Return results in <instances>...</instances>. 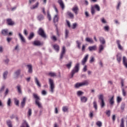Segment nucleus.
<instances>
[{
	"mask_svg": "<svg viewBox=\"0 0 127 127\" xmlns=\"http://www.w3.org/2000/svg\"><path fill=\"white\" fill-rule=\"evenodd\" d=\"M33 96L34 99H35L36 105H37V106H38V108H42V105H41V103L39 102V101H40V98H39V96H38V95L35 93H34L33 94Z\"/></svg>",
	"mask_w": 127,
	"mask_h": 127,
	"instance_id": "obj_1",
	"label": "nucleus"
},
{
	"mask_svg": "<svg viewBox=\"0 0 127 127\" xmlns=\"http://www.w3.org/2000/svg\"><path fill=\"white\" fill-rule=\"evenodd\" d=\"M49 83L50 84V92L54 93V89H55V85L54 84V81L51 78L49 79Z\"/></svg>",
	"mask_w": 127,
	"mask_h": 127,
	"instance_id": "obj_2",
	"label": "nucleus"
},
{
	"mask_svg": "<svg viewBox=\"0 0 127 127\" xmlns=\"http://www.w3.org/2000/svg\"><path fill=\"white\" fill-rule=\"evenodd\" d=\"M80 64H76L75 65L74 69H73L71 72V78H73L74 77V74L75 73H78L79 72V67Z\"/></svg>",
	"mask_w": 127,
	"mask_h": 127,
	"instance_id": "obj_3",
	"label": "nucleus"
},
{
	"mask_svg": "<svg viewBox=\"0 0 127 127\" xmlns=\"http://www.w3.org/2000/svg\"><path fill=\"white\" fill-rule=\"evenodd\" d=\"M95 9H96L97 11H100L101 10V7L98 4H95L93 6H92L91 8V12L92 15L95 14Z\"/></svg>",
	"mask_w": 127,
	"mask_h": 127,
	"instance_id": "obj_4",
	"label": "nucleus"
},
{
	"mask_svg": "<svg viewBox=\"0 0 127 127\" xmlns=\"http://www.w3.org/2000/svg\"><path fill=\"white\" fill-rule=\"evenodd\" d=\"M88 85H89V81L85 80L84 81L81 83H77L75 84V87L79 88V87H82L83 86H88Z\"/></svg>",
	"mask_w": 127,
	"mask_h": 127,
	"instance_id": "obj_5",
	"label": "nucleus"
},
{
	"mask_svg": "<svg viewBox=\"0 0 127 127\" xmlns=\"http://www.w3.org/2000/svg\"><path fill=\"white\" fill-rule=\"evenodd\" d=\"M37 32L38 34L41 36V37H43V38H46V34H45V32L44 31V30L42 29V28H40Z\"/></svg>",
	"mask_w": 127,
	"mask_h": 127,
	"instance_id": "obj_6",
	"label": "nucleus"
},
{
	"mask_svg": "<svg viewBox=\"0 0 127 127\" xmlns=\"http://www.w3.org/2000/svg\"><path fill=\"white\" fill-rule=\"evenodd\" d=\"M98 99L99 101H101L100 102L101 107L102 108H104L106 106V104L105 103V101H104V95L100 94L98 96Z\"/></svg>",
	"mask_w": 127,
	"mask_h": 127,
	"instance_id": "obj_7",
	"label": "nucleus"
},
{
	"mask_svg": "<svg viewBox=\"0 0 127 127\" xmlns=\"http://www.w3.org/2000/svg\"><path fill=\"white\" fill-rule=\"evenodd\" d=\"M65 53H66V48L65 47V46H63L62 49L60 59H63V57H64Z\"/></svg>",
	"mask_w": 127,
	"mask_h": 127,
	"instance_id": "obj_8",
	"label": "nucleus"
},
{
	"mask_svg": "<svg viewBox=\"0 0 127 127\" xmlns=\"http://www.w3.org/2000/svg\"><path fill=\"white\" fill-rule=\"evenodd\" d=\"M6 23L7 25H9L10 26H12L14 25V22L12 21V19L10 18H8L6 20Z\"/></svg>",
	"mask_w": 127,
	"mask_h": 127,
	"instance_id": "obj_9",
	"label": "nucleus"
},
{
	"mask_svg": "<svg viewBox=\"0 0 127 127\" xmlns=\"http://www.w3.org/2000/svg\"><path fill=\"white\" fill-rule=\"evenodd\" d=\"M72 11L74 12L75 14L77 15L78 14V11H79V7H78V6L75 5L72 8Z\"/></svg>",
	"mask_w": 127,
	"mask_h": 127,
	"instance_id": "obj_10",
	"label": "nucleus"
},
{
	"mask_svg": "<svg viewBox=\"0 0 127 127\" xmlns=\"http://www.w3.org/2000/svg\"><path fill=\"white\" fill-rule=\"evenodd\" d=\"M89 58V55H86L84 58L82 60L81 63L82 65H84V64H86V62L88 61V59Z\"/></svg>",
	"mask_w": 127,
	"mask_h": 127,
	"instance_id": "obj_11",
	"label": "nucleus"
},
{
	"mask_svg": "<svg viewBox=\"0 0 127 127\" xmlns=\"http://www.w3.org/2000/svg\"><path fill=\"white\" fill-rule=\"evenodd\" d=\"M1 34L4 36H7L8 35V29H4L1 30Z\"/></svg>",
	"mask_w": 127,
	"mask_h": 127,
	"instance_id": "obj_12",
	"label": "nucleus"
},
{
	"mask_svg": "<svg viewBox=\"0 0 127 127\" xmlns=\"http://www.w3.org/2000/svg\"><path fill=\"white\" fill-rule=\"evenodd\" d=\"M26 103V98L24 97L23 98L22 101L21 102V108L23 109L25 106V104Z\"/></svg>",
	"mask_w": 127,
	"mask_h": 127,
	"instance_id": "obj_13",
	"label": "nucleus"
},
{
	"mask_svg": "<svg viewBox=\"0 0 127 127\" xmlns=\"http://www.w3.org/2000/svg\"><path fill=\"white\" fill-rule=\"evenodd\" d=\"M116 43L119 49H120V50H124V47H123V46H122V45H121V41L118 40H117Z\"/></svg>",
	"mask_w": 127,
	"mask_h": 127,
	"instance_id": "obj_14",
	"label": "nucleus"
},
{
	"mask_svg": "<svg viewBox=\"0 0 127 127\" xmlns=\"http://www.w3.org/2000/svg\"><path fill=\"white\" fill-rule=\"evenodd\" d=\"M54 23H56V22H58L59 21V15L57 14L55 15L53 18Z\"/></svg>",
	"mask_w": 127,
	"mask_h": 127,
	"instance_id": "obj_15",
	"label": "nucleus"
},
{
	"mask_svg": "<svg viewBox=\"0 0 127 127\" xmlns=\"http://www.w3.org/2000/svg\"><path fill=\"white\" fill-rule=\"evenodd\" d=\"M58 3L60 4V5L61 7L62 8V9H64L65 8V5H64V3L63 2V0H58Z\"/></svg>",
	"mask_w": 127,
	"mask_h": 127,
	"instance_id": "obj_16",
	"label": "nucleus"
},
{
	"mask_svg": "<svg viewBox=\"0 0 127 127\" xmlns=\"http://www.w3.org/2000/svg\"><path fill=\"white\" fill-rule=\"evenodd\" d=\"M109 103L111 106H114V104H115V96H113L110 99H109Z\"/></svg>",
	"mask_w": 127,
	"mask_h": 127,
	"instance_id": "obj_17",
	"label": "nucleus"
},
{
	"mask_svg": "<svg viewBox=\"0 0 127 127\" xmlns=\"http://www.w3.org/2000/svg\"><path fill=\"white\" fill-rule=\"evenodd\" d=\"M20 72H21V70L20 69H18L14 72L15 78H18V76L20 75Z\"/></svg>",
	"mask_w": 127,
	"mask_h": 127,
	"instance_id": "obj_18",
	"label": "nucleus"
},
{
	"mask_svg": "<svg viewBox=\"0 0 127 127\" xmlns=\"http://www.w3.org/2000/svg\"><path fill=\"white\" fill-rule=\"evenodd\" d=\"M89 51H95L97 50V46H90L88 47Z\"/></svg>",
	"mask_w": 127,
	"mask_h": 127,
	"instance_id": "obj_19",
	"label": "nucleus"
},
{
	"mask_svg": "<svg viewBox=\"0 0 127 127\" xmlns=\"http://www.w3.org/2000/svg\"><path fill=\"white\" fill-rule=\"evenodd\" d=\"M33 44L35 45V46H40V45H42V43H41V42H40L39 41H34Z\"/></svg>",
	"mask_w": 127,
	"mask_h": 127,
	"instance_id": "obj_20",
	"label": "nucleus"
},
{
	"mask_svg": "<svg viewBox=\"0 0 127 127\" xmlns=\"http://www.w3.org/2000/svg\"><path fill=\"white\" fill-rule=\"evenodd\" d=\"M53 47L56 52H59V50H60V48L59 47V45L57 44H55L53 45Z\"/></svg>",
	"mask_w": 127,
	"mask_h": 127,
	"instance_id": "obj_21",
	"label": "nucleus"
},
{
	"mask_svg": "<svg viewBox=\"0 0 127 127\" xmlns=\"http://www.w3.org/2000/svg\"><path fill=\"white\" fill-rule=\"evenodd\" d=\"M35 82L38 87H41V84L40 82H39V80H38V78L37 77H35Z\"/></svg>",
	"mask_w": 127,
	"mask_h": 127,
	"instance_id": "obj_22",
	"label": "nucleus"
},
{
	"mask_svg": "<svg viewBox=\"0 0 127 127\" xmlns=\"http://www.w3.org/2000/svg\"><path fill=\"white\" fill-rule=\"evenodd\" d=\"M99 39L101 44H105L106 43V40H105V39L103 37H100Z\"/></svg>",
	"mask_w": 127,
	"mask_h": 127,
	"instance_id": "obj_23",
	"label": "nucleus"
},
{
	"mask_svg": "<svg viewBox=\"0 0 127 127\" xmlns=\"http://www.w3.org/2000/svg\"><path fill=\"white\" fill-rule=\"evenodd\" d=\"M18 35L21 42L25 43V39H24V37H23V36H22V35H21L20 33H19Z\"/></svg>",
	"mask_w": 127,
	"mask_h": 127,
	"instance_id": "obj_24",
	"label": "nucleus"
},
{
	"mask_svg": "<svg viewBox=\"0 0 127 127\" xmlns=\"http://www.w3.org/2000/svg\"><path fill=\"white\" fill-rule=\"evenodd\" d=\"M104 45H100L99 47V53H102V51L104 50Z\"/></svg>",
	"mask_w": 127,
	"mask_h": 127,
	"instance_id": "obj_25",
	"label": "nucleus"
},
{
	"mask_svg": "<svg viewBox=\"0 0 127 127\" xmlns=\"http://www.w3.org/2000/svg\"><path fill=\"white\" fill-rule=\"evenodd\" d=\"M80 100L82 103H86L88 101V98L85 96H82L80 98Z\"/></svg>",
	"mask_w": 127,
	"mask_h": 127,
	"instance_id": "obj_26",
	"label": "nucleus"
},
{
	"mask_svg": "<svg viewBox=\"0 0 127 127\" xmlns=\"http://www.w3.org/2000/svg\"><path fill=\"white\" fill-rule=\"evenodd\" d=\"M39 5V2H37L35 5H33L32 7H30L31 9H35L37 8Z\"/></svg>",
	"mask_w": 127,
	"mask_h": 127,
	"instance_id": "obj_27",
	"label": "nucleus"
},
{
	"mask_svg": "<svg viewBox=\"0 0 127 127\" xmlns=\"http://www.w3.org/2000/svg\"><path fill=\"white\" fill-rule=\"evenodd\" d=\"M27 67L28 68V72L29 73H32V65H31V64H28L27 65Z\"/></svg>",
	"mask_w": 127,
	"mask_h": 127,
	"instance_id": "obj_28",
	"label": "nucleus"
},
{
	"mask_svg": "<svg viewBox=\"0 0 127 127\" xmlns=\"http://www.w3.org/2000/svg\"><path fill=\"white\" fill-rule=\"evenodd\" d=\"M21 127H29V125H28V123H27L26 121H24L22 125L21 126Z\"/></svg>",
	"mask_w": 127,
	"mask_h": 127,
	"instance_id": "obj_29",
	"label": "nucleus"
},
{
	"mask_svg": "<svg viewBox=\"0 0 127 127\" xmlns=\"http://www.w3.org/2000/svg\"><path fill=\"white\" fill-rule=\"evenodd\" d=\"M37 18L38 20L41 21V20H43V19H44V17L43 16V15L40 14L37 16Z\"/></svg>",
	"mask_w": 127,
	"mask_h": 127,
	"instance_id": "obj_30",
	"label": "nucleus"
},
{
	"mask_svg": "<svg viewBox=\"0 0 127 127\" xmlns=\"http://www.w3.org/2000/svg\"><path fill=\"white\" fill-rule=\"evenodd\" d=\"M18 92L19 94H22V92L21 91V86L20 85H18L16 86Z\"/></svg>",
	"mask_w": 127,
	"mask_h": 127,
	"instance_id": "obj_31",
	"label": "nucleus"
},
{
	"mask_svg": "<svg viewBox=\"0 0 127 127\" xmlns=\"http://www.w3.org/2000/svg\"><path fill=\"white\" fill-rule=\"evenodd\" d=\"M85 41H86L87 42H89V43L91 44L94 43V41L93 40V39L89 38H86L85 39Z\"/></svg>",
	"mask_w": 127,
	"mask_h": 127,
	"instance_id": "obj_32",
	"label": "nucleus"
},
{
	"mask_svg": "<svg viewBox=\"0 0 127 127\" xmlns=\"http://www.w3.org/2000/svg\"><path fill=\"white\" fill-rule=\"evenodd\" d=\"M66 67L67 69H70L72 67V62H69L68 64H65Z\"/></svg>",
	"mask_w": 127,
	"mask_h": 127,
	"instance_id": "obj_33",
	"label": "nucleus"
},
{
	"mask_svg": "<svg viewBox=\"0 0 127 127\" xmlns=\"http://www.w3.org/2000/svg\"><path fill=\"white\" fill-rule=\"evenodd\" d=\"M14 101L15 105H16V106H17V107H19V100H18L16 98H14Z\"/></svg>",
	"mask_w": 127,
	"mask_h": 127,
	"instance_id": "obj_34",
	"label": "nucleus"
},
{
	"mask_svg": "<svg viewBox=\"0 0 127 127\" xmlns=\"http://www.w3.org/2000/svg\"><path fill=\"white\" fill-rule=\"evenodd\" d=\"M117 60L119 63H121V55L120 54H118L117 55Z\"/></svg>",
	"mask_w": 127,
	"mask_h": 127,
	"instance_id": "obj_35",
	"label": "nucleus"
},
{
	"mask_svg": "<svg viewBox=\"0 0 127 127\" xmlns=\"http://www.w3.org/2000/svg\"><path fill=\"white\" fill-rule=\"evenodd\" d=\"M48 76L50 77H56V73L55 72H50L48 73Z\"/></svg>",
	"mask_w": 127,
	"mask_h": 127,
	"instance_id": "obj_36",
	"label": "nucleus"
},
{
	"mask_svg": "<svg viewBox=\"0 0 127 127\" xmlns=\"http://www.w3.org/2000/svg\"><path fill=\"white\" fill-rule=\"evenodd\" d=\"M67 14L68 15V16H69V17H70V18H74V14H73L72 12L68 11L67 12Z\"/></svg>",
	"mask_w": 127,
	"mask_h": 127,
	"instance_id": "obj_37",
	"label": "nucleus"
},
{
	"mask_svg": "<svg viewBox=\"0 0 127 127\" xmlns=\"http://www.w3.org/2000/svg\"><path fill=\"white\" fill-rule=\"evenodd\" d=\"M33 37H34V33L32 32L30 34L29 36L28 37L29 40H31Z\"/></svg>",
	"mask_w": 127,
	"mask_h": 127,
	"instance_id": "obj_38",
	"label": "nucleus"
},
{
	"mask_svg": "<svg viewBox=\"0 0 127 127\" xmlns=\"http://www.w3.org/2000/svg\"><path fill=\"white\" fill-rule=\"evenodd\" d=\"M120 127H125V120H124V118L121 119Z\"/></svg>",
	"mask_w": 127,
	"mask_h": 127,
	"instance_id": "obj_39",
	"label": "nucleus"
},
{
	"mask_svg": "<svg viewBox=\"0 0 127 127\" xmlns=\"http://www.w3.org/2000/svg\"><path fill=\"white\" fill-rule=\"evenodd\" d=\"M93 107L96 111L98 110V105H97V102L96 101L93 102Z\"/></svg>",
	"mask_w": 127,
	"mask_h": 127,
	"instance_id": "obj_40",
	"label": "nucleus"
},
{
	"mask_svg": "<svg viewBox=\"0 0 127 127\" xmlns=\"http://www.w3.org/2000/svg\"><path fill=\"white\" fill-rule=\"evenodd\" d=\"M32 115V110L29 109L28 111V117H30Z\"/></svg>",
	"mask_w": 127,
	"mask_h": 127,
	"instance_id": "obj_41",
	"label": "nucleus"
},
{
	"mask_svg": "<svg viewBox=\"0 0 127 127\" xmlns=\"http://www.w3.org/2000/svg\"><path fill=\"white\" fill-rule=\"evenodd\" d=\"M76 43L77 45L78 49H80L81 48V42H80L79 41H76Z\"/></svg>",
	"mask_w": 127,
	"mask_h": 127,
	"instance_id": "obj_42",
	"label": "nucleus"
},
{
	"mask_svg": "<svg viewBox=\"0 0 127 127\" xmlns=\"http://www.w3.org/2000/svg\"><path fill=\"white\" fill-rule=\"evenodd\" d=\"M96 126L99 127H102V123L101 122V121H97L96 122Z\"/></svg>",
	"mask_w": 127,
	"mask_h": 127,
	"instance_id": "obj_43",
	"label": "nucleus"
},
{
	"mask_svg": "<svg viewBox=\"0 0 127 127\" xmlns=\"http://www.w3.org/2000/svg\"><path fill=\"white\" fill-rule=\"evenodd\" d=\"M89 116L91 119H93V117L94 116V111H90Z\"/></svg>",
	"mask_w": 127,
	"mask_h": 127,
	"instance_id": "obj_44",
	"label": "nucleus"
},
{
	"mask_svg": "<svg viewBox=\"0 0 127 127\" xmlns=\"http://www.w3.org/2000/svg\"><path fill=\"white\" fill-rule=\"evenodd\" d=\"M7 125L8 127H12V124H11V121H7Z\"/></svg>",
	"mask_w": 127,
	"mask_h": 127,
	"instance_id": "obj_45",
	"label": "nucleus"
},
{
	"mask_svg": "<svg viewBox=\"0 0 127 127\" xmlns=\"http://www.w3.org/2000/svg\"><path fill=\"white\" fill-rule=\"evenodd\" d=\"M69 35V31L66 29L65 31V38H68V35Z\"/></svg>",
	"mask_w": 127,
	"mask_h": 127,
	"instance_id": "obj_46",
	"label": "nucleus"
},
{
	"mask_svg": "<svg viewBox=\"0 0 127 127\" xmlns=\"http://www.w3.org/2000/svg\"><path fill=\"white\" fill-rule=\"evenodd\" d=\"M10 104H11V99H10V98H8L7 102V105L8 107H10Z\"/></svg>",
	"mask_w": 127,
	"mask_h": 127,
	"instance_id": "obj_47",
	"label": "nucleus"
},
{
	"mask_svg": "<svg viewBox=\"0 0 127 127\" xmlns=\"http://www.w3.org/2000/svg\"><path fill=\"white\" fill-rule=\"evenodd\" d=\"M105 31H109L110 30V27L109 26H105L104 27Z\"/></svg>",
	"mask_w": 127,
	"mask_h": 127,
	"instance_id": "obj_48",
	"label": "nucleus"
},
{
	"mask_svg": "<svg viewBox=\"0 0 127 127\" xmlns=\"http://www.w3.org/2000/svg\"><path fill=\"white\" fill-rule=\"evenodd\" d=\"M7 74H8V72L7 71H5L3 73V76L4 79H6V77L7 76Z\"/></svg>",
	"mask_w": 127,
	"mask_h": 127,
	"instance_id": "obj_49",
	"label": "nucleus"
},
{
	"mask_svg": "<svg viewBox=\"0 0 127 127\" xmlns=\"http://www.w3.org/2000/svg\"><path fill=\"white\" fill-rule=\"evenodd\" d=\"M83 94H84V92H83L81 91H78L77 92V96H82V95H83Z\"/></svg>",
	"mask_w": 127,
	"mask_h": 127,
	"instance_id": "obj_50",
	"label": "nucleus"
},
{
	"mask_svg": "<svg viewBox=\"0 0 127 127\" xmlns=\"http://www.w3.org/2000/svg\"><path fill=\"white\" fill-rule=\"evenodd\" d=\"M117 103H120L121 102H122V98H121L120 96H118L117 99Z\"/></svg>",
	"mask_w": 127,
	"mask_h": 127,
	"instance_id": "obj_51",
	"label": "nucleus"
},
{
	"mask_svg": "<svg viewBox=\"0 0 127 127\" xmlns=\"http://www.w3.org/2000/svg\"><path fill=\"white\" fill-rule=\"evenodd\" d=\"M126 107V104L125 103H122L121 106V109L122 110H125V108Z\"/></svg>",
	"mask_w": 127,
	"mask_h": 127,
	"instance_id": "obj_52",
	"label": "nucleus"
},
{
	"mask_svg": "<svg viewBox=\"0 0 127 127\" xmlns=\"http://www.w3.org/2000/svg\"><path fill=\"white\" fill-rule=\"evenodd\" d=\"M95 61V58L93 57L90 58V60L89 61V63H93Z\"/></svg>",
	"mask_w": 127,
	"mask_h": 127,
	"instance_id": "obj_53",
	"label": "nucleus"
},
{
	"mask_svg": "<svg viewBox=\"0 0 127 127\" xmlns=\"http://www.w3.org/2000/svg\"><path fill=\"white\" fill-rule=\"evenodd\" d=\"M63 111L65 113V112H67L68 111V107L64 106L63 108Z\"/></svg>",
	"mask_w": 127,
	"mask_h": 127,
	"instance_id": "obj_54",
	"label": "nucleus"
},
{
	"mask_svg": "<svg viewBox=\"0 0 127 127\" xmlns=\"http://www.w3.org/2000/svg\"><path fill=\"white\" fill-rule=\"evenodd\" d=\"M51 39H52L54 41H57V38L55 36H53L51 37Z\"/></svg>",
	"mask_w": 127,
	"mask_h": 127,
	"instance_id": "obj_55",
	"label": "nucleus"
},
{
	"mask_svg": "<svg viewBox=\"0 0 127 127\" xmlns=\"http://www.w3.org/2000/svg\"><path fill=\"white\" fill-rule=\"evenodd\" d=\"M47 18H48L49 20H51V15L49 13V12L47 13Z\"/></svg>",
	"mask_w": 127,
	"mask_h": 127,
	"instance_id": "obj_56",
	"label": "nucleus"
},
{
	"mask_svg": "<svg viewBox=\"0 0 127 127\" xmlns=\"http://www.w3.org/2000/svg\"><path fill=\"white\" fill-rule=\"evenodd\" d=\"M122 93H123V96L124 97H126V91L125 90V88H122Z\"/></svg>",
	"mask_w": 127,
	"mask_h": 127,
	"instance_id": "obj_57",
	"label": "nucleus"
},
{
	"mask_svg": "<svg viewBox=\"0 0 127 127\" xmlns=\"http://www.w3.org/2000/svg\"><path fill=\"white\" fill-rule=\"evenodd\" d=\"M125 84V79H123V78L121 79V86L122 87H124Z\"/></svg>",
	"mask_w": 127,
	"mask_h": 127,
	"instance_id": "obj_58",
	"label": "nucleus"
},
{
	"mask_svg": "<svg viewBox=\"0 0 127 127\" xmlns=\"http://www.w3.org/2000/svg\"><path fill=\"white\" fill-rule=\"evenodd\" d=\"M106 115L108 117H110L111 116V111L108 110L106 111Z\"/></svg>",
	"mask_w": 127,
	"mask_h": 127,
	"instance_id": "obj_59",
	"label": "nucleus"
},
{
	"mask_svg": "<svg viewBox=\"0 0 127 127\" xmlns=\"http://www.w3.org/2000/svg\"><path fill=\"white\" fill-rule=\"evenodd\" d=\"M101 20L102 23H107V21L106 20V19H105L104 18H101Z\"/></svg>",
	"mask_w": 127,
	"mask_h": 127,
	"instance_id": "obj_60",
	"label": "nucleus"
},
{
	"mask_svg": "<svg viewBox=\"0 0 127 127\" xmlns=\"http://www.w3.org/2000/svg\"><path fill=\"white\" fill-rule=\"evenodd\" d=\"M54 8L56 12H57V14H58V12H59V11H58V9H57V7H56V6L54 5Z\"/></svg>",
	"mask_w": 127,
	"mask_h": 127,
	"instance_id": "obj_61",
	"label": "nucleus"
},
{
	"mask_svg": "<svg viewBox=\"0 0 127 127\" xmlns=\"http://www.w3.org/2000/svg\"><path fill=\"white\" fill-rule=\"evenodd\" d=\"M77 27V23H75L73 24V26L72 27V29H75Z\"/></svg>",
	"mask_w": 127,
	"mask_h": 127,
	"instance_id": "obj_62",
	"label": "nucleus"
},
{
	"mask_svg": "<svg viewBox=\"0 0 127 127\" xmlns=\"http://www.w3.org/2000/svg\"><path fill=\"white\" fill-rule=\"evenodd\" d=\"M120 6H121V1H119L118 3L117 9H120Z\"/></svg>",
	"mask_w": 127,
	"mask_h": 127,
	"instance_id": "obj_63",
	"label": "nucleus"
},
{
	"mask_svg": "<svg viewBox=\"0 0 127 127\" xmlns=\"http://www.w3.org/2000/svg\"><path fill=\"white\" fill-rule=\"evenodd\" d=\"M83 72H86L87 71V65H85L83 69Z\"/></svg>",
	"mask_w": 127,
	"mask_h": 127,
	"instance_id": "obj_64",
	"label": "nucleus"
}]
</instances>
